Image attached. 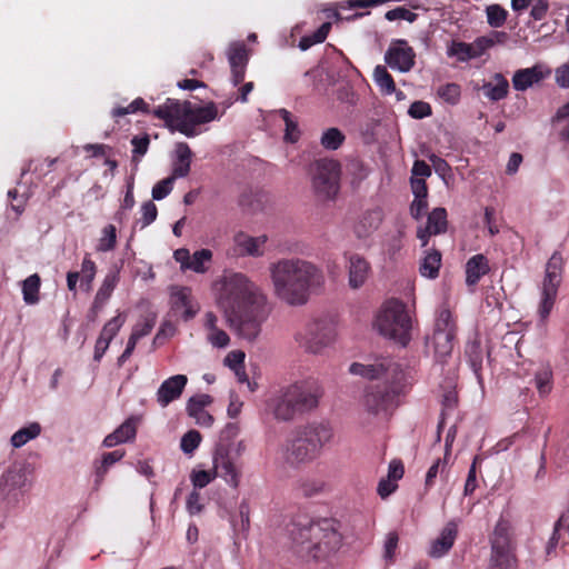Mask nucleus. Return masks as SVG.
<instances>
[{"label": "nucleus", "instance_id": "680f3d73", "mask_svg": "<svg viewBox=\"0 0 569 569\" xmlns=\"http://www.w3.org/2000/svg\"><path fill=\"white\" fill-rule=\"evenodd\" d=\"M207 340L214 348H226L230 343L228 333L219 328L210 331L207 336Z\"/></svg>", "mask_w": 569, "mask_h": 569}, {"label": "nucleus", "instance_id": "f8f14e48", "mask_svg": "<svg viewBox=\"0 0 569 569\" xmlns=\"http://www.w3.org/2000/svg\"><path fill=\"white\" fill-rule=\"evenodd\" d=\"M276 461L281 467L290 469H298L303 465L312 462L308 456V450L302 448L292 433L278 447Z\"/></svg>", "mask_w": 569, "mask_h": 569}, {"label": "nucleus", "instance_id": "de8ad7c7", "mask_svg": "<svg viewBox=\"0 0 569 569\" xmlns=\"http://www.w3.org/2000/svg\"><path fill=\"white\" fill-rule=\"evenodd\" d=\"M201 435L197 430H189L186 432L180 441V449L186 455H192L194 450L200 446Z\"/></svg>", "mask_w": 569, "mask_h": 569}, {"label": "nucleus", "instance_id": "393cba45", "mask_svg": "<svg viewBox=\"0 0 569 569\" xmlns=\"http://www.w3.org/2000/svg\"><path fill=\"white\" fill-rule=\"evenodd\" d=\"M136 435V422L132 418H128L113 432L104 437L102 446L104 448H113L118 445L132 441Z\"/></svg>", "mask_w": 569, "mask_h": 569}, {"label": "nucleus", "instance_id": "2f4dec72", "mask_svg": "<svg viewBox=\"0 0 569 569\" xmlns=\"http://www.w3.org/2000/svg\"><path fill=\"white\" fill-rule=\"evenodd\" d=\"M182 103L178 100L168 98L163 104H160L151 110L153 117L170 123L172 120H178L181 116Z\"/></svg>", "mask_w": 569, "mask_h": 569}, {"label": "nucleus", "instance_id": "1a4fd4ad", "mask_svg": "<svg viewBox=\"0 0 569 569\" xmlns=\"http://www.w3.org/2000/svg\"><path fill=\"white\" fill-rule=\"evenodd\" d=\"M457 327L452 313L448 309H441L435 321L431 338L427 339V348L432 350L435 361L443 365L450 358L453 350Z\"/></svg>", "mask_w": 569, "mask_h": 569}, {"label": "nucleus", "instance_id": "69168bd1", "mask_svg": "<svg viewBox=\"0 0 569 569\" xmlns=\"http://www.w3.org/2000/svg\"><path fill=\"white\" fill-rule=\"evenodd\" d=\"M447 467V458L443 459L438 458L431 467L428 469L426 475V486L431 487L433 485V480L437 478L438 473H443Z\"/></svg>", "mask_w": 569, "mask_h": 569}, {"label": "nucleus", "instance_id": "7ed1b4c3", "mask_svg": "<svg viewBox=\"0 0 569 569\" xmlns=\"http://www.w3.org/2000/svg\"><path fill=\"white\" fill-rule=\"evenodd\" d=\"M289 548L301 561H320L336 555L342 546V536L331 519L313 520L296 516L287 525Z\"/></svg>", "mask_w": 569, "mask_h": 569}, {"label": "nucleus", "instance_id": "f03ea898", "mask_svg": "<svg viewBox=\"0 0 569 569\" xmlns=\"http://www.w3.org/2000/svg\"><path fill=\"white\" fill-rule=\"evenodd\" d=\"M349 372L368 379H382V382L368 386L362 396V407L372 417L388 418L400 405L406 392V375L402 367L392 358L380 357L372 363L353 362Z\"/></svg>", "mask_w": 569, "mask_h": 569}, {"label": "nucleus", "instance_id": "c756f323", "mask_svg": "<svg viewBox=\"0 0 569 569\" xmlns=\"http://www.w3.org/2000/svg\"><path fill=\"white\" fill-rule=\"evenodd\" d=\"M441 267V253L436 249L427 250L419 266L420 274L428 279H436Z\"/></svg>", "mask_w": 569, "mask_h": 569}, {"label": "nucleus", "instance_id": "a878e982", "mask_svg": "<svg viewBox=\"0 0 569 569\" xmlns=\"http://www.w3.org/2000/svg\"><path fill=\"white\" fill-rule=\"evenodd\" d=\"M489 271V261L485 254L478 253L472 256L466 263V283L469 287L476 286Z\"/></svg>", "mask_w": 569, "mask_h": 569}, {"label": "nucleus", "instance_id": "2eb2a0df", "mask_svg": "<svg viewBox=\"0 0 569 569\" xmlns=\"http://www.w3.org/2000/svg\"><path fill=\"white\" fill-rule=\"evenodd\" d=\"M303 437L311 443L312 449L319 456L322 455L323 448L329 445L333 437L335 431L329 422L313 421L297 428Z\"/></svg>", "mask_w": 569, "mask_h": 569}, {"label": "nucleus", "instance_id": "c85d7f7f", "mask_svg": "<svg viewBox=\"0 0 569 569\" xmlns=\"http://www.w3.org/2000/svg\"><path fill=\"white\" fill-rule=\"evenodd\" d=\"M535 387L540 397L548 396L553 388V371L549 363H541L535 371Z\"/></svg>", "mask_w": 569, "mask_h": 569}, {"label": "nucleus", "instance_id": "e433bc0d", "mask_svg": "<svg viewBox=\"0 0 569 569\" xmlns=\"http://www.w3.org/2000/svg\"><path fill=\"white\" fill-rule=\"evenodd\" d=\"M331 29V22H323L312 34L303 36L298 43L301 51L310 49L312 46L322 43Z\"/></svg>", "mask_w": 569, "mask_h": 569}, {"label": "nucleus", "instance_id": "09e8293b", "mask_svg": "<svg viewBox=\"0 0 569 569\" xmlns=\"http://www.w3.org/2000/svg\"><path fill=\"white\" fill-rule=\"evenodd\" d=\"M326 483L319 479H306L299 483V491L303 497L310 498L321 493Z\"/></svg>", "mask_w": 569, "mask_h": 569}, {"label": "nucleus", "instance_id": "ddd939ff", "mask_svg": "<svg viewBox=\"0 0 569 569\" xmlns=\"http://www.w3.org/2000/svg\"><path fill=\"white\" fill-rule=\"evenodd\" d=\"M226 56L231 71L230 81L237 87L244 79L250 52L243 41H232L227 48Z\"/></svg>", "mask_w": 569, "mask_h": 569}, {"label": "nucleus", "instance_id": "58836bf2", "mask_svg": "<svg viewBox=\"0 0 569 569\" xmlns=\"http://www.w3.org/2000/svg\"><path fill=\"white\" fill-rule=\"evenodd\" d=\"M212 258V252L209 249H201L196 251L192 257H189L188 262H182V268L190 269L197 273L207 271L206 263Z\"/></svg>", "mask_w": 569, "mask_h": 569}, {"label": "nucleus", "instance_id": "f257e3e1", "mask_svg": "<svg viewBox=\"0 0 569 569\" xmlns=\"http://www.w3.org/2000/svg\"><path fill=\"white\" fill-rule=\"evenodd\" d=\"M216 300L231 329L248 341H254L270 309L267 297L243 273L223 276L214 283Z\"/></svg>", "mask_w": 569, "mask_h": 569}, {"label": "nucleus", "instance_id": "9b49d317", "mask_svg": "<svg viewBox=\"0 0 569 569\" xmlns=\"http://www.w3.org/2000/svg\"><path fill=\"white\" fill-rule=\"evenodd\" d=\"M340 164L332 159H319L315 162L312 186L322 198H333L339 189Z\"/></svg>", "mask_w": 569, "mask_h": 569}, {"label": "nucleus", "instance_id": "5fc2aeb1", "mask_svg": "<svg viewBox=\"0 0 569 569\" xmlns=\"http://www.w3.org/2000/svg\"><path fill=\"white\" fill-rule=\"evenodd\" d=\"M233 527L237 530L247 532L250 527V507L246 500H242L239 505V520L234 521Z\"/></svg>", "mask_w": 569, "mask_h": 569}, {"label": "nucleus", "instance_id": "412c9836", "mask_svg": "<svg viewBox=\"0 0 569 569\" xmlns=\"http://www.w3.org/2000/svg\"><path fill=\"white\" fill-rule=\"evenodd\" d=\"M181 116L197 124H202L216 120L218 118V110L213 102H209L206 106H193L191 102L184 101Z\"/></svg>", "mask_w": 569, "mask_h": 569}, {"label": "nucleus", "instance_id": "423d86ee", "mask_svg": "<svg viewBox=\"0 0 569 569\" xmlns=\"http://www.w3.org/2000/svg\"><path fill=\"white\" fill-rule=\"evenodd\" d=\"M372 327L381 337L402 348L411 341L412 317L400 299L390 298L382 302L376 312Z\"/></svg>", "mask_w": 569, "mask_h": 569}, {"label": "nucleus", "instance_id": "bf43d9fd", "mask_svg": "<svg viewBox=\"0 0 569 569\" xmlns=\"http://www.w3.org/2000/svg\"><path fill=\"white\" fill-rule=\"evenodd\" d=\"M154 323V318H144L142 322H138L133 326L131 336L139 341L141 338L148 336L152 331Z\"/></svg>", "mask_w": 569, "mask_h": 569}, {"label": "nucleus", "instance_id": "603ef678", "mask_svg": "<svg viewBox=\"0 0 569 569\" xmlns=\"http://www.w3.org/2000/svg\"><path fill=\"white\" fill-rule=\"evenodd\" d=\"M458 403V396L455 389H449L446 391L442 396V411H441V418L438 423V430H440L443 427L445 423V417L448 413V411H452Z\"/></svg>", "mask_w": 569, "mask_h": 569}, {"label": "nucleus", "instance_id": "a19ab883", "mask_svg": "<svg viewBox=\"0 0 569 569\" xmlns=\"http://www.w3.org/2000/svg\"><path fill=\"white\" fill-rule=\"evenodd\" d=\"M345 134L343 132L338 129V128H328L326 129L321 137H320V144L326 149V150H331V151H335L337 149H339L342 143L345 142Z\"/></svg>", "mask_w": 569, "mask_h": 569}, {"label": "nucleus", "instance_id": "4468645a", "mask_svg": "<svg viewBox=\"0 0 569 569\" xmlns=\"http://www.w3.org/2000/svg\"><path fill=\"white\" fill-rule=\"evenodd\" d=\"M416 53L406 40H397L385 53V61L392 70L406 73L415 66Z\"/></svg>", "mask_w": 569, "mask_h": 569}, {"label": "nucleus", "instance_id": "37998d69", "mask_svg": "<svg viewBox=\"0 0 569 569\" xmlns=\"http://www.w3.org/2000/svg\"><path fill=\"white\" fill-rule=\"evenodd\" d=\"M509 529L510 523L508 520L500 518L495 526L492 537L490 539V545L496 547H509L510 538H509Z\"/></svg>", "mask_w": 569, "mask_h": 569}, {"label": "nucleus", "instance_id": "aec40b11", "mask_svg": "<svg viewBox=\"0 0 569 569\" xmlns=\"http://www.w3.org/2000/svg\"><path fill=\"white\" fill-rule=\"evenodd\" d=\"M348 283L352 289L361 288L370 273V263L360 254L352 253L348 260Z\"/></svg>", "mask_w": 569, "mask_h": 569}, {"label": "nucleus", "instance_id": "bb28decb", "mask_svg": "<svg viewBox=\"0 0 569 569\" xmlns=\"http://www.w3.org/2000/svg\"><path fill=\"white\" fill-rule=\"evenodd\" d=\"M481 90L490 101H500L508 96L509 82L502 73H495L492 81L485 82Z\"/></svg>", "mask_w": 569, "mask_h": 569}, {"label": "nucleus", "instance_id": "f704fd0d", "mask_svg": "<svg viewBox=\"0 0 569 569\" xmlns=\"http://www.w3.org/2000/svg\"><path fill=\"white\" fill-rule=\"evenodd\" d=\"M41 433V426L38 422H30L28 426L17 430L10 439L13 448H21L28 441L36 439Z\"/></svg>", "mask_w": 569, "mask_h": 569}, {"label": "nucleus", "instance_id": "f3484780", "mask_svg": "<svg viewBox=\"0 0 569 569\" xmlns=\"http://www.w3.org/2000/svg\"><path fill=\"white\" fill-rule=\"evenodd\" d=\"M458 537V523L451 520L439 532V536L430 542L428 556L440 559L449 553Z\"/></svg>", "mask_w": 569, "mask_h": 569}, {"label": "nucleus", "instance_id": "49530a36", "mask_svg": "<svg viewBox=\"0 0 569 569\" xmlns=\"http://www.w3.org/2000/svg\"><path fill=\"white\" fill-rule=\"evenodd\" d=\"M439 98L450 106L459 103L461 98V87L456 82H449L438 88Z\"/></svg>", "mask_w": 569, "mask_h": 569}, {"label": "nucleus", "instance_id": "3c124183", "mask_svg": "<svg viewBox=\"0 0 569 569\" xmlns=\"http://www.w3.org/2000/svg\"><path fill=\"white\" fill-rule=\"evenodd\" d=\"M486 13L488 23L493 28L501 27L507 19V11L498 4L488 6Z\"/></svg>", "mask_w": 569, "mask_h": 569}, {"label": "nucleus", "instance_id": "338daca9", "mask_svg": "<svg viewBox=\"0 0 569 569\" xmlns=\"http://www.w3.org/2000/svg\"><path fill=\"white\" fill-rule=\"evenodd\" d=\"M552 123L558 126V134L562 141H569V113L563 117H559V109L552 118Z\"/></svg>", "mask_w": 569, "mask_h": 569}, {"label": "nucleus", "instance_id": "8fccbe9b", "mask_svg": "<svg viewBox=\"0 0 569 569\" xmlns=\"http://www.w3.org/2000/svg\"><path fill=\"white\" fill-rule=\"evenodd\" d=\"M132 149V161L138 166L140 158L143 157L149 148L150 139L148 134L134 136L131 139Z\"/></svg>", "mask_w": 569, "mask_h": 569}, {"label": "nucleus", "instance_id": "0e129e2a", "mask_svg": "<svg viewBox=\"0 0 569 569\" xmlns=\"http://www.w3.org/2000/svg\"><path fill=\"white\" fill-rule=\"evenodd\" d=\"M399 537L396 531H390L386 536L383 545V557L386 560L391 561L395 557L396 549L398 547Z\"/></svg>", "mask_w": 569, "mask_h": 569}, {"label": "nucleus", "instance_id": "6e6552de", "mask_svg": "<svg viewBox=\"0 0 569 569\" xmlns=\"http://www.w3.org/2000/svg\"><path fill=\"white\" fill-rule=\"evenodd\" d=\"M563 258L560 252L552 253L546 263L545 277L540 288V302L538 307V323L546 327L549 315L555 306L558 289L562 281Z\"/></svg>", "mask_w": 569, "mask_h": 569}, {"label": "nucleus", "instance_id": "0eeeda50", "mask_svg": "<svg viewBox=\"0 0 569 569\" xmlns=\"http://www.w3.org/2000/svg\"><path fill=\"white\" fill-rule=\"evenodd\" d=\"M246 449L244 442L237 443L217 442L212 453L214 473L229 487L237 489L240 485L241 463L239 461Z\"/></svg>", "mask_w": 569, "mask_h": 569}, {"label": "nucleus", "instance_id": "c03bdc74", "mask_svg": "<svg viewBox=\"0 0 569 569\" xmlns=\"http://www.w3.org/2000/svg\"><path fill=\"white\" fill-rule=\"evenodd\" d=\"M117 244V229L113 224H107L101 230V236L97 244V251L109 252L116 248Z\"/></svg>", "mask_w": 569, "mask_h": 569}, {"label": "nucleus", "instance_id": "c9c22d12", "mask_svg": "<svg viewBox=\"0 0 569 569\" xmlns=\"http://www.w3.org/2000/svg\"><path fill=\"white\" fill-rule=\"evenodd\" d=\"M479 54L472 49L471 44L461 41H451L447 49V56L456 58L459 62H467Z\"/></svg>", "mask_w": 569, "mask_h": 569}, {"label": "nucleus", "instance_id": "13d9d810", "mask_svg": "<svg viewBox=\"0 0 569 569\" xmlns=\"http://www.w3.org/2000/svg\"><path fill=\"white\" fill-rule=\"evenodd\" d=\"M431 106L421 100L412 102L408 109V114L413 119H423L431 116Z\"/></svg>", "mask_w": 569, "mask_h": 569}, {"label": "nucleus", "instance_id": "052dcab7", "mask_svg": "<svg viewBox=\"0 0 569 569\" xmlns=\"http://www.w3.org/2000/svg\"><path fill=\"white\" fill-rule=\"evenodd\" d=\"M386 19L389 21L395 20H406L408 22H413L417 19V14L403 7H398L392 10L387 11Z\"/></svg>", "mask_w": 569, "mask_h": 569}, {"label": "nucleus", "instance_id": "6ab92c4d", "mask_svg": "<svg viewBox=\"0 0 569 569\" xmlns=\"http://www.w3.org/2000/svg\"><path fill=\"white\" fill-rule=\"evenodd\" d=\"M211 402L212 398L209 395L201 393L192 396L187 401L186 411L189 417L196 420L197 425L209 428L213 423V417L206 411L204 408Z\"/></svg>", "mask_w": 569, "mask_h": 569}, {"label": "nucleus", "instance_id": "774afa93", "mask_svg": "<svg viewBox=\"0 0 569 569\" xmlns=\"http://www.w3.org/2000/svg\"><path fill=\"white\" fill-rule=\"evenodd\" d=\"M200 493L197 490H192L189 493L186 502V508L190 516L199 515L202 511L203 506L200 502Z\"/></svg>", "mask_w": 569, "mask_h": 569}, {"label": "nucleus", "instance_id": "473e14b6", "mask_svg": "<svg viewBox=\"0 0 569 569\" xmlns=\"http://www.w3.org/2000/svg\"><path fill=\"white\" fill-rule=\"evenodd\" d=\"M425 227L436 236L445 233L448 228L447 210L442 207L435 208L429 212Z\"/></svg>", "mask_w": 569, "mask_h": 569}, {"label": "nucleus", "instance_id": "5701e85b", "mask_svg": "<svg viewBox=\"0 0 569 569\" xmlns=\"http://www.w3.org/2000/svg\"><path fill=\"white\" fill-rule=\"evenodd\" d=\"M119 273H120V270L114 269V270L109 271L106 274V277L103 278L101 286L94 296L92 307H91V312L94 316L98 315V312H100L102 310V308L104 307L107 301L110 299L113 290L116 289L118 282H119V279H120Z\"/></svg>", "mask_w": 569, "mask_h": 569}, {"label": "nucleus", "instance_id": "4be33fe9", "mask_svg": "<svg viewBox=\"0 0 569 569\" xmlns=\"http://www.w3.org/2000/svg\"><path fill=\"white\" fill-rule=\"evenodd\" d=\"M383 220L382 210L375 208L365 211L355 223L353 231L358 239H366L371 236Z\"/></svg>", "mask_w": 569, "mask_h": 569}, {"label": "nucleus", "instance_id": "4c0bfd02", "mask_svg": "<svg viewBox=\"0 0 569 569\" xmlns=\"http://www.w3.org/2000/svg\"><path fill=\"white\" fill-rule=\"evenodd\" d=\"M373 80L382 94L390 96L396 92V83L386 67L377 66L375 68Z\"/></svg>", "mask_w": 569, "mask_h": 569}, {"label": "nucleus", "instance_id": "9d476101", "mask_svg": "<svg viewBox=\"0 0 569 569\" xmlns=\"http://www.w3.org/2000/svg\"><path fill=\"white\" fill-rule=\"evenodd\" d=\"M336 338L335 325L326 319H317L308 322L298 331L295 339L300 348L309 353H320L329 347Z\"/></svg>", "mask_w": 569, "mask_h": 569}, {"label": "nucleus", "instance_id": "6e6d98bb", "mask_svg": "<svg viewBox=\"0 0 569 569\" xmlns=\"http://www.w3.org/2000/svg\"><path fill=\"white\" fill-rule=\"evenodd\" d=\"M173 178H166L157 182L152 187L151 196L153 200L160 201L164 199L172 190Z\"/></svg>", "mask_w": 569, "mask_h": 569}, {"label": "nucleus", "instance_id": "ea45409f", "mask_svg": "<svg viewBox=\"0 0 569 569\" xmlns=\"http://www.w3.org/2000/svg\"><path fill=\"white\" fill-rule=\"evenodd\" d=\"M80 273V286L86 291H89L92 287V282L94 280L96 273H97V264L96 262L90 258V254L87 253L81 262V271Z\"/></svg>", "mask_w": 569, "mask_h": 569}, {"label": "nucleus", "instance_id": "864d4df0", "mask_svg": "<svg viewBox=\"0 0 569 569\" xmlns=\"http://www.w3.org/2000/svg\"><path fill=\"white\" fill-rule=\"evenodd\" d=\"M217 476L214 473V470H193L191 472L190 479L193 486V490L202 489L206 486H208L213 479H216Z\"/></svg>", "mask_w": 569, "mask_h": 569}, {"label": "nucleus", "instance_id": "a211bd4d", "mask_svg": "<svg viewBox=\"0 0 569 569\" xmlns=\"http://www.w3.org/2000/svg\"><path fill=\"white\" fill-rule=\"evenodd\" d=\"M550 74V70L541 64L519 69L512 76V87L517 91H526L532 86L541 82Z\"/></svg>", "mask_w": 569, "mask_h": 569}, {"label": "nucleus", "instance_id": "a18cd8bd", "mask_svg": "<svg viewBox=\"0 0 569 569\" xmlns=\"http://www.w3.org/2000/svg\"><path fill=\"white\" fill-rule=\"evenodd\" d=\"M126 322V317L121 313H118L116 317L111 318L102 328L100 336L98 337L100 340L108 341L110 345L113 338L118 335L120 329Z\"/></svg>", "mask_w": 569, "mask_h": 569}, {"label": "nucleus", "instance_id": "e2e57ef3", "mask_svg": "<svg viewBox=\"0 0 569 569\" xmlns=\"http://www.w3.org/2000/svg\"><path fill=\"white\" fill-rule=\"evenodd\" d=\"M141 227L144 228L149 224H151L156 219L158 214L157 206L152 201H146L141 206Z\"/></svg>", "mask_w": 569, "mask_h": 569}, {"label": "nucleus", "instance_id": "79ce46f5", "mask_svg": "<svg viewBox=\"0 0 569 569\" xmlns=\"http://www.w3.org/2000/svg\"><path fill=\"white\" fill-rule=\"evenodd\" d=\"M512 557L509 547L491 546L490 566L492 569H509L511 567Z\"/></svg>", "mask_w": 569, "mask_h": 569}, {"label": "nucleus", "instance_id": "dca6fc26", "mask_svg": "<svg viewBox=\"0 0 569 569\" xmlns=\"http://www.w3.org/2000/svg\"><path fill=\"white\" fill-rule=\"evenodd\" d=\"M187 383L188 377L186 375H174L163 380L156 392L158 405L161 408H166L171 402L178 400Z\"/></svg>", "mask_w": 569, "mask_h": 569}, {"label": "nucleus", "instance_id": "72a5a7b5", "mask_svg": "<svg viewBox=\"0 0 569 569\" xmlns=\"http://www.w3.org/2000/svg\"><path fill=\"white\" fill-rule=\"evenodd\" d=\"M23 485V475L20 470L9 469L0 478V496H9Z\"/></svg>", "mask_w": 569, "mask_h": 569}, {"label": "nucleus", "instance_id": "7c9ffc66", "mask_svg": "<svg viewBox=\"0 0 569 569\" xmlns=\"http://www.w3.org/2000/svg\"><path fill=\"white\" fill-rule=\"evenodd\" d=\"M41 279L38 273H32L21 281V291L23 302L28 306H34L40 301Z\"/></svg>", "mask_w": 569, "mask_h": 569}, {"label": "nucleus", "instance_id": "cd10ccee", "mask_svg": "<svg viewBox=\"0 0 569 569\" xmlns=\"http://www.w3.org/2000/svg\"><path fill=\"white\" fill-rule=\"evenodd\" d=\"M465 355L468 360V363L475 373L479 383L482 382V362H483V352L481 349L480 341L476 338L473 340H469L466 345Z\"/></svg>", "mask_w": 569, "mask_h": 569}, {"label": "nucleus", "instance_id": "20e7f679", "mask_svg": "<svg viewBox=\"0 0 569 569\" xmlns=\"http://www.w3.org/2000/svg\"><path fill=\"white\" fill-rule=\"evenodd\" d=\"M274 296L293 307L308 302L310 288L323 280L321 270L313 263L299 259H280L269 266Z\"/></svg>", "mask_w": 569, "mask_h": 569}, {"label": "nucleus", "instance_id": "b1692460", "mask_svg": "<svg viewBox=\"0 0 569 569\" xmlns=\"http://www.w3.org/2000/svg\"><path fill=\"white\" fill-rule=\"evenodd\" d=\"M233 242L239 256L260 257L263 253L261 248L267 242V237H251L244 232H238L233 237Z\"/></svg>", "mask_w": 569, "mask_h": 569}, {"label": "nucleus", "instance_id": "4d7b16f0", "mask_svg": "<svg viewBox=\"0 0 569 569\" xmlns=\"http://www.w3.org/2000/svg\"><path fill=\"white\" fill-rule=\"evenodd\" d=\"M197 126H198L197 123L180 116V118L177 120V122L172 127V129L180 132L181 134L186 136L187 138H193L199 134V131L197 130Z\"/></svg>", "mask_w": 569, "mask_h": 569}, {"label": "nucleus", "instance_id": "39448f33", "mask_svg": "<svg viewBox=\"0 0 569 569\" xmlns=\"http://www.w3.org/2000/svg\"><path fill=\"white\" fill-rule=\"evenodd\" d=\"M322 392L317 385L293 383L282 388L268 402L274 419L288 422L317 408Z\"/></svg>", "mask_w": 569, "mask_h": 569}]
</instances>
